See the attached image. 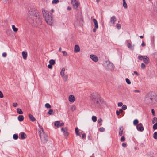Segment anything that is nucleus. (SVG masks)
<instances>
[{
    "instance_id": "obj_23",
    "label": "nucleus",
    "mask_w": 157,
    "mask_h": 157,
    "mask_svg": "<svg viewBox=\"0 0 157 157\" xmlns=\"http://www.w3.org/2000/svg\"><path fill=\"white\" fill-rule=\"evenodd\" d=\"M127 46L130 49L132 50H134V45H133V46H132L131 43H128L127 44Z\"/></svg>"
},
{
    "instance_id": "obj_20",
    "label": "nucleus",
    "mask_w": 157,
    "mask_h": 157,
    "mask_svg": "<svg viewBox=\"0 0 157 157\" xmlns=\"http://www.w3.org/2000/svg\"><path fill=\"white\" fill-rule=\"evenodd\" d=\"M29 116L30 120L31 121L33 122L36 120L35 118L32 115L29 114Z\"/></svg>"
},
{
    "instance_id": "obj_22",
    "label": "nucleus",
    "mask_w": 157,
    "mask_h": 157,
    "mask_svg": "<svg viewBox=\"0 0 157 157\" xmlns=\"http://www.w3.org/2000/svg\"><path fill=\"white\" fill-rule=\"evenodd\" d=\"M60 121H57L55 122L54 125L56 127L58 128L60 127Z\"/></svg>"
},
{
    "instance_id": "obj_46",
    "label": "nucleus",
    "mask_w": 157,
    "mask_h": 157,
    "mask_svg": "<svg viewBox=\"0 0 157 157\" xmlns=\"http://www.w3.org/2000/svg\"><path fill=\"white\" fill-rule=\"evenodd\" d=\"M154 10L157 12V4L155 5L154 7Z\"/></svg>"
},
{
    "instance_id": "obj_48",
    "label": "nucleus",
    "mask_w": 157,
    "mask_h": 157,
    "mask_svg": "<svg viewBox=\"0 0 157 157\" xmlns=\"http://www.w3.org/2000/svg\"><path fill=\"white\" fill-rule=\"evenodd\" d=\"M105 130V128L103 127H101L99 129V130L101 132H103Z\"/></svg>"
},
{
    "instance_id": "obj_39",
    "label": "nucleus",
    "mask_w": 157,
    "mask_h": 157,
    "mask_svg": "<svg viewBox=\"0 0 157 157\" xmlns=\"http://www.w3.org/2000/svg\"><path fill=\"white\" fill-rule=\"evenodd\" d=\"M125 81L128 84H131V82L128 78H126L125 79Z\"/></svg>"
},
{
    "instance_id": "obj_64",
    "label": "nucleus",
    "mask_w": 157,
    "mask_h": 157,
    "mask_svg": "<svg viewBox=\"0 0 157 157\" xmlns=\"http://www.w3.org/2000/svg\"><path fill=\"white\" fill-rule=\"evenodd\" d=\"M140 38L142 39V38H143V36H140Z\"/></svg>"
},
{
    "instance_id": "obj_33",
    "label": "nucleus",
    "mask_w": 157,
    "mask_h": 157,
    "mask_svg": "<svg viewBox=\"0 0 157 157\" xmlns=\"http://www.w3.org/2000/svg\"><path fill=\"white\" fill-rule=\"evenodd\" d=\"M59 2V0H53L52 1V3L53 4H56Z\"/></svg>"
},
{
    "instance_id": "obj_62",
    "label": "nucleus",
    "mask_w": 157,
    "mask_h": 157,
    "mask_svg": "<svg viewBox=\"0 0 157 157\" xmlns=\"http://www.w3.org/2000/svg\"><path fill=\"white\" fill-rule=\"evenodd\" d=\"M67 9L68 10H70L71 9V8L70 7H68L67 8Z\"/></svg>"
},
{
    "instance_id": "obj_43",
    "label": "nucleus",
    "mask_w": 157,
    "mask_h": 157,
    "mask_svg": "<svg viewBox=\"0 0 157 157\" xmlns=\"http://www.w3.org/2000/svg\"><path fill=\"white\" fill-rule=\"evenodd\" d=\"M122 109L124 110H125L127 109V106L125 105H122Z\"/></svg>"
},
{
    "instance_id": "obj_12",
    "label": "nucleus",
    "mask_w": 157,
    "mask_h": 157,
    "mask_svg": "<svg viewBox=\"0 0 157 157\" xmlns=\"http://www.w3.org/2000/svg\"><path fill=\"white\" fill-rule=\"evenodd\" d=\"M93 21L95 25V27L93 29V31L94 32H95L96 30V29H97L98 28V22L96 19H93Z\"/></svg>"
},
{
    "instance_id": "obj_42",
    "label": "nucleus",
    "mask_w": 157,
    "mask_h": 157,
    "mask_svg": "<svg viewBox=\"0 0 157 157\" xmlns=\"http://www.w3.org/2000/svg\"><path fill=\"white\" fill-rule=\"evenodd\" d=\"M116 26H117V29H119L121 28V24H118V23H117L116 24Z\"/></svg>"
},
{
    "instance_id": "obj_10",
    "label": "nucleus",
    "mask_w": 157,
    "mask_h": 157,
    "mask_svg": "<svg viewBox=\"0 0 157 157\" xmlns=\"http://www.w3.org/2000/svg\"><path fill=\"white\" fill-rule=\"evenodd\" d=\"M136 128L138 131L140 132H142L144 130V128L141 123H140L137 125L136 126Z\"/></svg>"
},
{
    "instance_id": "obj_57",
    "label": "nucleus",
    "mask_w": 157,
    "mask_h": 157,
    "mask_svg": "<svg viewBox=\"0 0 157 157\" xmlns=\"http://www.w3.org/2000/svg\"><path fill=\"white\" fill-rule=\"evenodd\" d=\"M141 45L142 46H145V44L144 42H143L141 44Z\"/></svg>"
},
{
    "instance_id": "obj_45",
    "label": "nucleus",
    "mask_w": 157,
    "mask_h": 157,
    "mask_svg": "<svg viewBox=\"0 0 157 157\" xmlns=\"http://www.w3.org/2000/svg\"><path fill=\"white\" fill-rule=\"evenodd\" d=\"M62 52L63 53V56H67V54L66 51H63Z\"/></svg>"
},
{
    "instance_id": "obj_54",
    "label": "nucleus",
    "mask_w": 157,
    "mask_h": 157,
    "mask_svg": "<svg viewBox=\"0 0 157 157\" xmlns=\"http://www.w3.org/2000/svg\"><path fill=\"white\" fill-rule=\"evenodd\" d=\"M151 112H152V114L154 116H155V111H154V110L153 109H151Z\"/></svg>"
},
{
    "instance_id": "obj_63",
    "label": "nucleus",
    "mask_w": 157,
    "mask_h": 157,
    "mask_svg": "<svg viewBox=\"0 0 157 157\" xmlns=\"http://www.w3.org/2000/svg\"><path fill=\"white\" fill-rule=\"evenodd\" d=\"M134 92H139L140 91L138 90H134Z\"/></svg>"
},
{
    "instance_id": "obj_9",
    "label": "nucleus",
    "mask_w": 157,
    "mask_h": 157,
    "mask_svg": "<svg viewBox=\"0 0 157 157\" xmlns=\"http://www.w3.org/2000/svg\"><path fill=\"white\" fill-rule=\"evenodd\" d=\"M71 3L73 5L74 9H77L79 5V3L76 0H71Z\"/></svg>"
},
{
    "instance_id": "obj_1",
    "label": "nucleus",
    "mask_w": 157,
    "mask_h": 157,
    "mask_svg": "<svg viewBox=\"0 0 157 157\" xmlns=\"http://www.w3.org/2000/svg\"><path fill=\"white\" fill-rule=\"evenodd\" d=\"M91 105L97 109H102L106 106L103 99L97 93H92L90 96Z\"/></svg>"
},
{
    "instance_id": "obj_56",
    "label": "nucleus",
    "mask_w": 157,
    "mask_h": 157,
    "mask_svg": "<svg viewBox=\"0 0 157 157\" xmlns=\"http://www.w3.org/2000/svg\"><path fill=\"white\" fill-rule=\"evenodd\" d=\"M86 136V135L84 133V134H82V138H83L85 137Z\"/></svg>"
},
{
    "instance_id": "obj_31",
    "label": "nucleus",
    "mask_w": 157,
    "mask_h": 157,
    "mask_svg": "<svg viewBox=\"0 0 157 157\" xmlns=\"http://www.w3.org/2000/svg\"><path fill=\"white\" fill-rule=\"evenodd\" d=\"M45 107L47 108H51V105L48 103H46L45 105Z\"/></svg>"
},
{
    "instance_id": "obj_16",
    "label": "nucleus",
    "mask_w": 157,
    "mask_h": 157,
    "mask_svg": "<svg viewBox=\"0 0 157 157\" xmlns=\"http://www.w3.org/2000/svg\"><path fill=\"white\" fill-rule=\"evenodd\" d=\"M69 101L71 102H73L75 101V97L72 95H70L68 97Z\"/></svg>"
},
{
    "instance_id": "obj_2",
    "label": "nucleus",
    "mask_w": 157,
    "mask_h": 157,
    "mask_svg": "<svg viewBox=\"0 0 157 157\" xmlns=\"http://www.w3.org/2000/svg\"><path fill=\"white\" fill-rule=\"evenodd\" d=\"M28 19L29 22L34 26L41 22V19L37 11L33 9H30L28 13Z\"/></svg>"
},
{
    "instance_id": "obj_58",
    "label": "nucleus",
    "mask_w": 157,
    "mask_h": 157,
    "mask_svg": "<svg viewBox=\"0 0 157 157\" xmlns=\"http://www.w3.org/2000/svg\"><path fill=\"white\" fill-rule=\"evenodd\" d=\"M120 112H118V111L117 110L116 111V114L117 116L119 115L120 114Z\"/></svg>"
},
{
    "instance_id": "obj_53",
    "label": "nucleus",
    "mask_w": 157,
    "mask_h": 157,
    "mask_svg": "<svg viewBox=\"0 0 157 157\" xmlns=\"http://www.w3.org/2000/svg\"><path fill=\"white\" fill-rule=\"evenodd\" d=\"M13 106L16 107L17 105V103H13Z\"/></svg>"
},
{
    "instance_id": "obj_49",
    "label": "nucleus",
    "mask_w": 157,
    "mask_h": 157,
    "mask_svg": "<svg viewBox=\"0 0 157 157\" xmlns=\"http://www.w3.org/2000/svg\"><path fill=\"white\" fill-rule=\"evenodd\" d=\"M3 97V95L2 92L0 91V98H2Z\"/></svg>"
},
{
    "instance_id": "obj_7",
    "label": "nucleus",
    "mask_w": 157,
    "mask_h": 157,
    "mask_svg": "<svg viewBox=\"0 0 157 157\" xmlns=\"http://www.w3.org/2000/svg\"><path fill=\"white\" fill-rule=\"evenodd\" d=\"M65 70L66 69L65 68H63L60 72V75L62 77L63 80L65 82H66L68 78V75L65 74Z\"/></svg>"
},
{
    "instance_id": "obj_59",
    "label": "nucleus",
    "mask_w": 157,
    "mask_h": 157,
    "mask_svg": "<svg viewBox=\"0 0 157 157\" xmlns=\"http://www.w3.org/2000/svg\"><path fill=\"white\" fill-rule=\"evenodd\" d=\"M123 109H120L119 110V111L118 112H120V113H122L123 112Z\"/></svg>"
},
{
    "instance_id": "obj_34",
    "label": "nucleus",
    "mask_w": 157,
    "mask_h": 157,
    "mask_svg": "<svg viewBox=\"0 0 157 157\" xmlns=\"http://www.w3.org/2000/svg\"><path fill=\"white\" fill-rule=\"evenodd\" d=\"M123 7L125 8L126 9L127 8V5L126 2H123Z\"/></svg>"
},
{
    "instance_id": "obj_61",
    "label": "nucleus",
    "mask_w": 157,
    "mask_h": 157,
    "mask_svg": "<svg viewBox=\"0 0 157 157\" xmlns=\"http://www.w3.org/2000/svg\"><path fill=\"white\" fill-rule=\"evenodd\" d=\"M134 73L136 75H138V73H137V71H134Z\"/></svg>"
},
{
    "instance_id": "obj_35",
    "label": "nucleus",
    "mask_w": 157,
    "mask_h": 157,
    "mask_svg": "<svg viewBox=\"0 0 157 157\" xmlns=\"http://www.w3.org/2000/svg\"><path fill=\"white\" fill-rule=\"evenodd\" d=\"M76 106L74 105L72 106L71 108V109L73 112L75 110H76Z\"/></svg>"
},
{
    "instance_id": "obj_41",
    "label": "nucleus",
    "mask_w": 157,
    "mask_h": 157,
    "mask_svg": "<svg viewBox=\"0 0 157 157\" xmlns=\"http://www.w3.org/2000/svg\"><path fill=\"white\" fill-rule=\"evenodd\" d=\"M141 67L142 69H144L146 67V66L144 63H142L141 64Z\"/></svg>"
},
{
    "instance_id": "obj_15",
    "label": "nucleus",
    "mask_w": 157,
    "mask_h": 157,
    "mask_svg": "<svg viewBox=\"0 0 157 157\" xmlns=\"http://www.w3.org/2000/svg\"><path fill=\"white\" fill-rule=\"evenodd\" d=\"M80 48L79 46L78 45H75L74 47L75 52H80Z\"/></svg>"
},
{
    "instance_id": "obj_44",
    "label": "nucleus",
    "mask_w": 157,
    "mask_h": 157,
    "mask_svg": "<svg viewBox=\"0 0 157 157\" xmlns=\"http://www.w3.org/2000/svg\"><path fill=\"white\" fill-rule=\"evenodd\" d=\"M157 118L156 117H154L153 118V120L152 121V123H153V124L155 123V121H157Z\"/></svg>"
},
{
    "instance_id": "obj_19",
    "label": "nucleus",
    "mask_w": 157,
    "mask_h": 157,
    "mask_svg": "<svg viewBox=\"0 0 157 157\" xmlns=\"http://www.w3.org/2000/svg\"><path fill=\"white\" fill-rule=\"evenodd\" d=\"M21 139H25L27 137L26 134L24 132H22L20 133Z\"/></svg>"
},
{
    "instance_id": "obj_17",
    "label": "nucleus",
    "mask_w": 157,
    "mask_h": 157,
    "mask_svg": "<svg viewBox=\"0 0 157 157\" xmlns=\"http://www.w3.org/2000/svg\"><path fill=\"white\" fill-rule=\"evenodd\" d=\"M22 55L23 58L24 59H26L28 56L27 52L26 51H23L22 52Z\"/></svg>"
},
{
    "instance_id": "obj_28",
    "label": "nucleus",
    "mask_w": 157,
    "mask_h": 157,
    "mask_svg": "<svg viewBox=\"0 0 157 157\" xmlns=\"http://www.w3.org/2000/svg\"><path fill=\"white\" fill-rule=\"evenodd\" d=\"M138 121L137 119H135V120H134V121H133V124L134 125H137L138 124Z\"/></svg>"
},
{
    "instance_id": "obj_27",
    "label": "nucleus",
    "mask_w": 157,
    "mask_h": 157,
    "mask_svg": "<svg viewBox=\"0 0 157 157\" xmlns=\"http://www.w3.org/2000/svg\"><path fill=\"white\" fill-rule=\"evenodd\" d=\"M49 63L52 65H54L55 64V61L53 59H51L49 61Z\"/></svg>"
},
{
    "instance_id": "obj_47",
    "label": "nucleus",
    "mask_w": 157,
    "mask_h": 157,
    "mask_svg": "<svg viewBox=\"0 0 157 157\" xmlns=\"http://www.w3.org/2000/svg\"><path fill=\"white\" fill-rule=\"evenodd\" d=\"M125 140V138L124 136H122L121 139V142L124 141Z\"/></svg>"
},
{
    "instance_id": "obj_38",
    "label": "nucleus",
    "mask_w": 157,
    "mask_h": 157,
    "mask_svg": "<svg viewBox=\"0 0 157 157\" xmlns=\"http://www.w3.org/2000/svg\"><path fill=\"white\" fill-rule=\"evenodd\" d=\"M153 128L154 130L157 129V123H155L153 126Z\"/></svg>"
},
{
    "instance_id": "obj_14",
    "label": "nucleus",
    "mask_w": 157,
    "mask_h": 157,
    "mask_svg": "<svg viewBox=\"0 0 157 157\" xmlns=\"http://www.w3.org/2000/svg\"><path fill=\"white\" fill-rule=\"evenodd\" d=\"M116 21V18L114 16H113L110 18V21L111 24H114Z\"/></svg>"
},
{
    "instance_id": "obj_18",
    "label": "nucleus",
    "mask_w": 157,
    "mask_h": 157,
    "mask_svg": "<svg viewBox=\"0 0 157 157\" xmlns=\"http://www.w3.org/2000/svg\"><path fill=\"white\" fill-rule=\"evenodd\" d=\"M123 128L122 126H121L119 127V134L120 136H121L123 134Z\"/></svg>"
},
{
    "instance_id": "obj_8",
    "label": "nucleus",
    "mask_w": 157,
    "mask_h": 157,
    "mask_svg": "<svg viewBox=\"0 0 157 157\" xmlns=\"http://www.w3.org/2000/svg\"><path fill=\"white\" fill-rule=\"evenodd\" d=\"M138 59L140 60H143V61L146 64H148L150 62L149 58L146 56H138Z\"/></svg>"
},
{
    "instance_id": "obj_11",
    "label": "nucleus",
    "mask_w": 157,
    "mask_h": 157,
    "mask_svg": "<svg viewBox=\"0 0 157 157\" xmlns=\"http://www.w3.org/2000/svg\"><path fill=\"white\" fill-rule=\"evenodd\" d=\"M61 130L63 132L64 135L65 136H68L69 135V133L67 132V128H62L61 129Z\"/></svg>"
},
{
    "instance_id": "obj_25",
    "label": "nucleus",
    "mask_w": 157,
    "mask_h": 157,
    "mask_svg": "<svg viewBox=\"0 0 157 157\" xmlns=\"http://www.w3.org/2000/svg\"><path fill=\"white\" fill-rule=\"evenodd\" d=\"M12 29L13 30V31L15 32H17L18 30V29L17 28L15 27V26L14 25H12Z\"/></svg>"
},
{
    "instance_id": "obj_36",
    "label": "nucleus",
    "mask_w": 157,
    "mask_h": 157,
    "mask_svg": "<svg viewBox=\"0 0 157 157\" xmlns=\"http://www.w3.org/2000/svg\"><path fill=\"white\" fill-rule=\"evenodd\" d=\"M13 137L15 140H17L18 138V136L17 134H14L13 136Z\"/></svg>"
},
{
    "instance_id": "obj_40",
    "label": "nucleus",
    "mask_w": 157,
    "mask_h": 157,
    "mask_svg": "<svg viewBox=\"0 0 157 157\" xmlns=\"http://www.w3.org/2000/svg\"><path fill=\"white\" fill-rule=\"evenodd\" d=\"M153 137L154 139H157V132H155L153 134Z\"/></svg>"
},
{
    "instance_id": "obj_32",
    "label": "nucleus",
    "mask_w": 157,
    "mask_h": 157,
    "mask_svg": "<svg viewBox=\"0 0 157 157\" xmlns=\"http://www.w3.org/2000/svg\"><path fill=\"white\" fill-rule=\"evenodd\" d=\"M102 122V120L101 118H100L98 119V123L100 124V125H102L101 122Z\"/></svg>"
},
{
    "instance_id": "obj_37",
    "label": "nucleus",
    "mask_w": 157,
    "mask_h": 157,
    "mask_svg": "<svg viewBox=\"0 0 157 157\" xmlns=\"http://www.w3.org/2000/svg\"><path fill=\"white\" fill-rule=\"evenodd\" d=\"M53 112V110L52 109H50L49 110V111L48 112L47 114L49 115H51L52 114Z\"/></svg>"
},
{
    "instance_id": "obj_52",
    "label": "nucleus",
    "mask_w": 157,
    "mask_h": 157,
    "mask_svg": "<svg viewBox=\"0 0 157 157\" xmlns=\"http://www.w3.org/2000/svg\"><path fill=\"white\" fill-rule=\"evenodd\" d=\"M6 55H7V54L5 52H4V53H3L2 54V56L3 57H6Z\"/></svg>"
},
{
    "instance_id": "obj_55",
    "label": "nucleus",
    "mask_w": 157,
    "mask_h": 157,
    "mask_svg": "<svg viewBox=\"0 0 157 157\" xmlns=\"http://www.w3.org/2000/svg\"><path fill=\"white\" fill-rule=\"evenodd\" d=\"M126 144L125 143H124L122 144V146L124 147H125L126 146Z\"/></svg>"
},
{
    "instance_id": "obj_13",
    "label": "nucleus",
    "mask_w": 157,
    "mask_h": 157,
    "mask_svg": "<svg viewBox=\"0 0 157 157\" xmlns=\"http://www.w3.org/2000/svg\"><path fill=\"white\" fill-rule=\"evenodd\" d=\"M90 58L94 61L96 62L98 60V58L95 55H91L90 56Z\"/></svg>"
},
{
    "instance_id": "obj_3",
    "label": "nucleus",
    "mask_w": 157,
    "mask_h": 157,
    "mask_svg": "<svg viewBox=\"0 0 157 157\" xmlns=\"http://www.w3.org/2000/svg\"><path fill=\"white\" fill-rule=\"evenodd\" d=\"M156 97V95L154 92H149L145 96V102L147 105H152L153 101L155 100Z\"/></svg>"
},
{
    "instance_id": "obj_50",
    "label": "nucleus",
    "mask_w": 157,
    "mask_h": 157,
    "mask_svg": "<svg viewBox=\"0 0 157 157\" xmlns=\"http://www.w3.org/2000/svg\"><path fill=\"white\" fill-rule=\"evenodd\" d=\"M52 65L50 64L48 65V67L49 69H52Z\"/></svg>"
},
{
    "instance_id": "obj_60",
    "label": "nucleus",
    "mask_w": 157,
    "mask_h": 157,
    "mask_svg": "<svg viewBox=\"0 0 157 157\" xmlns=\"http://www.w3.org/2000/svg\"><path fill=\"white\" fill-rule=\"evenodd\" d=\"M64 124L63 123H60V126H63Z\"/></svg>"
},
{
    "instance_id": "obj_5",
    "label": "nucleus",
    "mask_w": 157,
    "mask_h": 157,
    "mask_svg": "<svg viewBox=\"0 0 157 157\" xmlns=\"http://www.w3.org/2000/svg\"><path fill=\"white\" fill-rule=\"evenodd\" d=\"M39 127L40 128L39 131L40 133V135L41 141L43 143H45L48 141V136L45 133L42 127L39 124Z\"/></svg>"
},
{
    "instance_id": "obj_6",
    "label": "nucleus",
    "mask_w": 157,
    "mask_h": 157,
    "mask_svg": "<svg viewBox=\"0 0 157 157\" xmlns=\"http://www.w3.org/2000/svg\"><path fill=\"white\" fill-rule=\"evenodd\" d=\"M104 66L105 68L109 71L113 70L115 67L113 64L109 60L105 61L104 63Z\"/></svg>"
},
{
    "instance_id": "obj_51",
    "label": "nucleus",
    "mask_w": 157,
    "mask_h": 157,
    "mask_svg": "<svg viewBox=\"0 0 157 157\" xmlns=\"http://www.w3.org/2000/svg\"><path fill=\"white\" fill-rule=\"evenodd\" d=\"M118 106H121L122 105H123V103L122 102H119L118 103Z\"/></svg>"
},
{
    "instance_id": "obj_21",
    "label": "nucleus",
    "mask_w": 157,
    "mask_h": 157,
    "mask_svg": "<svg viewBox=\"0 0 157 157\" xmlns=\"http://www.w3.org/2000/svg\"><path fill=\"white\" fill-rule=\"evenodd\" d=\"M17 119L20 121H23L24 118L23 115H19L18 116Z\"/></svg>"
},
{
    "instance_id": "obj_26",
    "label": "nucleus",
    "mask_w": 157,
    "mask_h": 157,
    "mask_svg": "<svg viewBox=\"0 0 157 157\" xmlns=\"http://www.w3.org/2000/svg\"><path fill=\"white\" fill-rule=\"evenodd\" d=\"M17 113L19 114H22L23 113L21 110L19 108H17Z\"/></svg>"
},
{
    "instance_id": "obj_4",
    "label": "nucleus",
    "mask_w": 157,
    "mask_h": 157,
    "mask_svg": "<svg viewBox=\"0 0 157 157\" xmlns=\"http://www.w3.org/2000/svg\"><path fill=\"white\" fill-rule=\"evenodd\" d=\"M43 16L45 18L46 22L48 25H51L53 23V20L52 18V14H49L48 11L45 10H42Z\"/></svg>"
},
{
    "instance_id": "obj_29",
    "label": "nucleus",
    "mask_w": 157,
    "mask_h": 157,
    "mask_svg": "<svg viewBox=\"0 0 157 157\" xmlns=\"http://www.w3.org/2000/svg\"><path fill=\"white\" fill-rule=\"evenodd\" d=\"M92 119L94 122H95L97 121V117L95 116H93L92 117Z\"/></svg>"
},
{
    "instance_id": "obj_24",
    "label": "nucleus",
    "mask_w": 157,
    "mask_h": 157,
    "mask_svg": "<svg viewBox=\"0 0 157 157\" xmlns=\"http://www.w3.org/2000/svg\"><path fill=\"white\" fill-rule=\"evenodd\" d=\"M75 130L76 135L80 136H81L79 133V129L77 127L75 128Z\"/></svg>"
},
{
    "instance_id": "obj_30",
    "label": "nucleus",
    "mask_w": 157,
    "mask_h": 157,
    "mask_svg": "<svg viewBox=\"0 0 157 157\" xmlns=\"http://www.w3.org/2000/svg\"><path fill=\"white\" fill-rule=\"evenodd\" d=\"M2 1L6 4H8L10 2V0H2Z\"/></svg>"
}]
</instances>
